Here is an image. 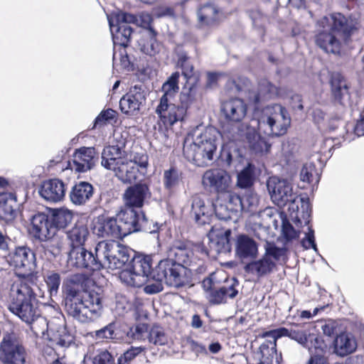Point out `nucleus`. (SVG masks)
I'll return each mask as SVG.
<instances>
[{
	"mask_svg": "<svg viewBox=\"0 0 364 364\" xmlns=\"http://www.w3.org/2000/svg\"><path fill=\"white\" fill-rule=\"evenodd\" d=\"M180 73L176 71L173 73L168 79L164 82L161 90L164 92L161 96L159 104L158 105L156 112L163 113L168 107V102H172L179 90Z\"/></svg>",
	"mask_w": 364,
	"mask_h": 364,
	"instance_id": "nucleus-24",
	"label": "nucleus"
},
{
	"mask_svg": "<svg viewBox=\"0 0 364 364\" xmlns=\"http://www.w3.org/2000/svg\"><path fill=\"white\" fill-rule=\"evenodd\" d=\"M73 213L66 208L52 209L50 215V223L54 228L55 235L58 229H63L72 221Z\"/></svg>",
	"mask_w": 364,
	"mask_h": 364,
	"instance_id": "nucleus-43",
	"label": "nucleus"
},
{
	"mask_svg": "<svg viewBox=\"0 0 364 364\" xmlns=\"http://www.w3.org/2000/svg\"><path fill=\"white\" fill-rule=\"evenodd\" d=\"M145 86L142 84L132 86L129 92L119 100L122 112L127 116H136L146 99Z\"/></svg>",
	"mask_w": 364,
	"mask_h": 364,
	"instance_id": "nucleus-18",
	"label": "nucleus"
},
{
	"mask_svg": "<svg viewBox=\"0 0 364 364\" xmlns=\"http://www.w3.org/2000/svg\"><path fill=\"white\" fill-rule=\"evenodd\" d=\"M143 350L144 348L141 347H131L118 358L117 364H128L136 355L140 354Z\"/></svg>",
	"mask_w": 364,
	"mask_h": 364,
	"instance_id": "nucleus-62",
	"label": "nucleus"
},
{
	"mask_svg": "<svg viewBox=\"0 0 364 364\" xmlns=\"http://www.w3.org/2000/svg\"><path fill=\"white\" fill-rule=\"evenodd\" d=\"M301 244L305 250L312 248L315 252H318L315 241L314 230L311 227L308 228V232H306L305 237L302 239Z\"/></svg>",
	"mask_w": 364,
	"mask_h": 364,
	"instance_id": "nucleus-61",
	"label": "nucleus"
},
{
	"mask_svg": "<svg viewBox=\"0 0 364 364\" xmlns=\"http://www.w3.org/2000/svg\"><path fill=\"white\" fill-rule=\"evenodd\" d=\"M142 21L147 24V28L146 33L139 41V46L140 50L149 56H154L160 51L161 45L157 41L156 37L157 32L150 25L151 16L149 15H145L142 17Z\"/></svg>",
	"mask_w": 364,
	"mask_h": 364,
	"instance_id": "nucleus-25",
	"label": "nucleus"
},
{
	"mask_svg": "<svg viewBox=\"0 0 364 364\" xmlns=\"http://www.w3.org/2000/svg\"><path fill=\"white\" fill-rule=\"evenodd\" d=\"M222 112L225 119L230 122L241 124V120L245 117L247 113V106L243 100L239 98L231 99L224 102L221 107Z\"/></svg>",
	"mask_w": 364,
	"mask_h": 364,
	"instance_id": "nucleus-29",
	"label": "nucleus"
},
{
	"mask_svg": "<svg viewBox=\"0 0 364 364\" xmlns=\"http://www.w3.org/2000/svg\"><path fill=\"white\" fill-rule=\"evenodd\" d=\"M264 255L268 258H271L273 261H280L286 256L287 249L285 247H277L274 243L267 242L264 245Z\"/></svg>",
	"mask_w": 364,
	"mask_h": 364,
	"instance_id": "nucleus-49",
	"label": "nucleus"
},
{
	"mask_svg": "<svg viewBox=\"0 0 364 364\" xmlns=\"http://www.w3.org/2000/svg\"><path fill=\"white\" fill-rule=\"evenodd\" d=\"M60 282V276L57 272H52L47 275L46 282L50 296L57 295Z\"/></svg>",
	"mask_w": 364,
	"mask_h": 364,
	"instance_id": "nucleus-58",
	"label": "nucleus"
},
{
	"mask_svg": "<svg viewBox=\"0 0 364 364\" xmlns=\"http://www.w3.org/2000/svg\"><path fill=\"white\" fill-rule=\"evenodd\" d=\"M141 213V210L125 207L116 215L124 237L139 232Z\"/></svg>",
	"mask_w": 364,
	"mask_h": 364,
	"instance_id": "nucleus-23",
	"label": "nucleus"
},
{
	"mask_svg": "<svg viewBox=\"0 0 364 364\" xmlns=\"http://www.w3.org/2000/svg\"><path fill=\"white\" fill-rule=\"evenodd\" d=\"M152 279L164 281L168 286L179 288L189 282L191 270L168 257L161 260L154 268Z\"/></svg>",
	"mask_w": 364,
	"mask_h": 364,
	"instance_id": "nucleus-7",
	"label": "nucleus"
},
{
	"mask_svg": "<svg viewBox=\"0 0 364 364\" xmlns=\"http://www.w3.org/2000/svg\"><path fill=\"white\" fill-rule=\"evenodd\" d=\"M300 179L303 182L311 183L315 181L318 183V177L316 173V166L313 163L305 164L300 172Z\"/></svg>",
	"mask_w": 364,
	"mask_h": 364,
	"instance_id": "nucleus-53",
	"label": "nucleus"
},
{
	"mask_svg": "<svg viewBox=\"0 0 364 364\" xmlns=\"http://www.w3.org/2000/svg\"><path fill=\"white\" fill-rule=\"evenodd\" d=\"M357 348V343L350 334L343 333L337 336L334 341V352L339 356L344 357L353 352Z\"/></svg>",
	"mask_w": 364,
	"mask_h": 364,
	"instance_id": "nucleus-39",
	"label": "nucleus"
},
{
	"mask_svg": "<svg viewBox=\"0 0 364 364\" xmlns=\"http://www.w3.org/2000/svg\"><path fill=\"white\" fill-rule=\"evenodd\" d=\"M37 290V284L32 281L26 280L18 284L16 295L12 297L9 310L30 325L33 331L43 334L48 330V323L41 316L40 303L36 298Z\"/></svg>",
	"mask_w": 364,
	"mask_h": 364,
	"instance_id": "nucleus-3",
	"label": "nucleus"
},
{
	"mask_svg": "<svg viewBox=\"0 0 364 364\" xmlns=\"http://www.w3.org/2000/svg\"><path fill=\"white\" fill-rule=\"evenodd\" d=\"M110 31L114 43V50L117 46L125 48L129 43L133 28L130 23H137L135 15L124 12H117L114 18H108Z\"/></svg>",
	"mask_w": 364,
	"mask_h": 364,
	"instance_id": "nucleus-12",
	"label": "nucleus"
},
{
	"mask_svg": "<svg viewBox=\"0 0 364 364\" xmlns=\"http://www.w3.org/2000/svg\"><path fill=\"white\" fill-rule=\"evenodd\" d=\"M291 339L311 352L313 348H321L322 339L316 331L314 323H293Z\"/></svg>",
	"mask_w": 364,
	"mask_h": 364,
	"instance_id": "nucleus-15",
	"label": "nucleus"
},
{
	"mask_svg": "<svg viewBox=\"0 0 364 364\" xmlns=\"http://www.w3.org/2000/svg\"><path fill=\"white\" fill-rule=\"evenodd\" d=\"M179 181L180 175L176 168H171L164 171V185L169 192H171L179 184Z\"/></svg>",
	"mask_w": 364,
	"mask_h": 364,
	"instance_id": "nucleus-51",
	"label": "nucleus"
},
{
	"mask_svg": "<svg viewBox=\"0 0 364 364\" xmlns=\"http://www.w3.org/2000/svg\"><path fill=\"white\" fill-rule=\"evenodd\" d=\"M66 185L60 179L52 178L42 182L39 187V195L46 201L58 203L64 198Z\"/></svg>",
	"mask_w": 364,
	"mask_h": 364,
	"instance_id": "nucleus-21",
	"label": "nucleus"
},
{
	"mask_svg": "<svg viewBox=\"0 0 364 364\" xmlns=\"http://www.w3.org/2000/svg\"><path fill=\"white\" fill-rule=\"evenodd\" d=\"M188 108L181 104L175 105L172 102H168V107L163 113H157L159 117L164 120V123L173 126L178 122H183L186 115Z\"/></svg>",
	"mask_w": 364,
	"mask_h": 364,
	"instance_id": "nucleus-38",
	"label": "nucleus"
},
{
	"mask_svg": "<svg viewBox=\"0 0 364 364\" xmlns=\"http://www.w3.org/2000/svg\"><path fill=\"white\" fill-rule=\"evenodd\" d=\"M282 218V235L286 242H290L299 236V232L296 231L285 216Z\"/></svg>",
	"mask_w": 364,
	"mask_h": 364,
	"instance_id": "nucleus-54",
	"label": "nucleus"
},
{
	"mask_svg": "<svg viewBox=\"0 0 364 364\" xmlns=\"http://www.w3.org/2000/svg\"><path fill=\"white\" fill-rule=\"evenodd\" d=\"M92 364H114V358L108 351H102L94 358Z\"/></svg>",
	"mask_w": 364,
	"mask_h": 364,
	"instance_id": "nucleus-64",
	"label": "nucleus"
},
{
	"mask_svg": "<svg viewBox=\"0 0 364 364\" xmlns=\"http://www.w3.org/2000/svg\"><path fill=\"white\" fill-rule=\"evenodd\" d=\"M152 257L151 255L133 253L126 269L120 274V279L129 286L141 287L152 279Z\"/></svg>",
	"mask_w": 364,
	"mask_h": 364,
	"instance_id": "nucleus-6",
	"label": "nucleus"
},
{
	"mask_svg": "<svg viewBox=\"0 0 364 364\" xmlns=\"http://www.w3.org/2000/svg\"><path fill=\"white\" fill-rule=\"evenodd\" d=\"M242 211L255 213L259 205V198L256 193L248 190L242 198Z\"/></svg>",
	"mask_w": 364,
	"mask_h": 364,
	"instance_id": "nucleus-50",
	"label": "nucleus"
},
{
	"mask_svg": "<svg viewBox=\"0 0 364 364\" xmlns=\"http://www.w3.org/2000/svg\"><path fill=\"white\" fill-rule=\"evenodd\" d=\"M329 21L326 16L322 17L316 23L315 41L316 45L326 53H338L341 41L337 35L331 31Z\"/></svg>",
	"mask_w": 364,
	"mask_h": 364,
	"instance_id": "nucleus-17",
	"label": "nucleus"
},
{
	"mask_svg": "<svg viewBox=\"0 0 364 364\" xmlns=\"http://www.w3.org/2000/svg\"><path fill=\"white\" fill-rule=\"evenodd\" d=\"M95 149L94 147H81L76 150L73 156L71 168L79 173H85L95 166Z\"/></svg>",
	"mask_w": 364,
	"mask_h": 364,
	"instance_id": "nucleus-27",
	"label": "nucleus"
},
{
	"mask_svg": "<svg viewBox=\"0 0 364 364\" xmlns=\"http://www.w3.org/2000/svg\"><path fill=\"white\" fill-rule=\"evenodd\" d=\"M93 336L100 341L104 340L119 341L124 339V333L120 330L117 323L112 322L100 330L95 331Z\"/></svg>",
	"mask_w": 364,
	"mask_h": 364,
	"instance_id": "nucleus-42",
	"label": "nucleus"
},
{
	"mask_svg": "<svg viewBox=\"0 0 364 364\" xmlns=\"http://www.w3.org/2000/svg\"><path fill=\"white\" fill-rule=\"evenodd\" d=\"M292 330V323L290 328L279 327L278 328L264 333V337L269 338V341H274L277 343V340L282 337H288L291 339Z\"/></svg>",
	"mask_w": 364,
	"mask_h": 364,
	"instance_id": "nucleus-57",
	"label": "nucleus"
},
{
	"mask_svg": "<svg viewBox=\"0 0 364 364\" xmlns=\"http://www.w3.org/2000/svg\"><path fill=\"white\" fill-rule=\"evenodd\" d=\"M27 352L23 338L14 331H4L0 341L1 364H26Z\"/></svg>",
	"mask_w": 364,
	"mask_h": 364,
	"instance_id": "nucleus-8",
	"label": "nucleus"
},
{
	"mask_svg": "<svg viewBox=\"0 0 364 364\" xmlns=\"http://www.w3.org/2000/svg\"><path fill=\"white\" fill-rule=\"evenodd\" d=\"M255 181V166L249 163L238 174L237 186L240 188H250Z\"/></svg>",
	"mask_w": 364,
	"mask_h": 364,
	"instance_id": "nucleus-47",
	"label": "nucleus"
},
{
	"mask_svg": "<svg viewBox=\"0 0 364 364\" xmlns=\"http://www.w3.org/2000/svg\"><path fill=\"white\" fill-rule=\"evenodd\" d=\"M242 198L232 191V187L217 196L214 203L215 217L219 220H228L242 211Z\"/></svg>",
	"mask_w": 364,
	"mask_h": 364,
	"instance_id": "nucleus-14",
	"label": "nucleus"
},
{
	"mask_svg": "<svg viewBox=\"0 0 364 364\" xmlns=\"http://www.w3.org/2000/svg\"><path fill=\"white\" fill-rule=\"evenodd\" d=\"M94 187L87 181L76 183L70 192L69 196L71 202L75 205H85L92 197Z\"/></svg>",
	"mask_w": 364,
	"mask_h": 364,
	"instance_id": "nucleus-34",
	"label": "nucleus"
},
{
	"mask_svg": "<svg viewBox=\"0 0 364 364\" xmlns=\"http://www.w3.org/2000/svg\"><path fill=\"white\" fill-rule=\"evenodd\" d=\"M95 230L97 235L102 237H124L117 216L104 219L95 226Z\"/></svg>",
	"mask_w": 364,
	"mask_h": 364,
	"instance_id": "nucleus-33",
	"label": "nucleus"
},
{
	"mask_svg": "<svg viewBox=\"0 0 364 364\" xmlns=\"http://www.w3.org/2000/svg\"><path fill=\"white\" fill-rule=\"evenodd\" d=\"M139 222V231L153 234L158 232L159 230V224L152 220H149L143 212Z\"/></svg>",
	"mask_w": 364,
	"mask_h": 364,
	"instance_id": "nucleus-60",
	"label": "nucleus"
},
{
	"mask_svg": "<svg viewBox=\"0 0 364 364\" xmlns=\"http://www.w3.org/2000/svg\"><path fill=\"white\" fill-rule=\"evenodd\" d=\"M102 246L100 256H102V269H126L134 253L132 250L114 240L102 241Z\"/></svg>",
	"mask_w": 364,
	"mask_h": 364,
	"instance_id": "nucleus-9",
	"label": "nucleus"
},
{
	"mask_svg": "<svg viewBox=\"0 0 364 364\" xmlns=\"http://www.w3.org/2000/svg\"><path fill=\"white\" fill-rule=\"evenodd\" d=\"M279 94L277 87L264 80L259 83L258 91L249 93V103L254 106V119L252 120L259 130L269 136L285 134L291 124V117L287 109L279 104L260 108V104Z\"/></svg>",
	"mask_w": 364,
	"mask_h": 364,
	"instance_id": "nucleus-1",
	"label": "nucleus"
},
{
	"mask_svg": "<svg viewBox=\"0 0 364 364\" xmlns=\"http://www.w3.org/2000/svg\"><path fill=\"white\" fill-rule=\"evenodd\" d=\"M198 82H186L179 95V103L188 109L196 100Z\"/></svg>",
	"mask_w": 364,
	"mask_h": 364,
	"instance_id": "nucleus-45",
	"label": "nucleus"
},
{
	"mask_svg": "<svg viewBox=\"0 0 364 364\" xmlns=\"http://www.w3.org/2000/svg\"><path fill=\"white\" fill-rule=\"evenodd\" d=\"M151 196V191L146 183L139 182L128 187L124 193L125 207L140 208Z\"/></svg>",
	"mask_w": 364,
	"mask_h": 364,
	"instance_id": "nucleus-22",
	"label": "nucleus"
},
{
	"mask_svg": "<svg viewBox=\"0 0 364 364\" xmlns=\"http://www.w3.org/2000/svg\"><path fill=\"white\" fill-rule=\"evenodd\" d=\"M36 252H33L30 247L27 246H18L9 252L6 257V261L10 266L14 267L19 277L23 278L21 282H23L26 280L32 281V273L36 268Z\"/></svg>",
	"mask_w": 364,
	"mask_h": 364,
	"instance_id": "nucleus-11",
	"label": "nucleus"
},
{
	"mask_svg": "<svg viewBox=\"0 0 364 364\" xmlns=\"http://www.w3.org/2000/svg\"><path fill=\"white\" fill-rule=\"evenodd\" d=\"M124 147V142L105 146L102 152L101 165L105 168L114 171L115 176L123 183H131L136 179L137 170L129 161Z\"/></svg>",
	"mask_w": 364,
	"mask_h": 364,
	"instance_id": "nucleus-5",
	"label": "nucleus"
},
{
	"mask_svg": "<svg viewBox=\"0 0 364 364\" xmlns=\"http://www.w3.org/2000/svg\"><path fill=\"white\" fill-rule=\"evenodd\" d=\"M232 136L235 139L245 137L250 149L255 154H267L271 148V144L257 132L255 126L245 122L237 125V131H234Z\"/></svg>",
	"mask_w": 364,
	"mask_h": 364,
	"instance_id": "nucleus-16",
	"label": "nucleus"
},
{
	"mask_svg": "<svg viewBox=\"0 0 364 364\" xmlns=\"http://www.w3.org/2000/svg\"><path fill=\"white\" fill-rule=\"evenodd\" d=\"M102 247V242H100L96 245L94 252L87 250L85 247L70 250L68 258V264L77 269H85L87 272L102 269V256H100V251L102 250L100 249Z\"/></svg>",
	"mask_w": 364,
	"mask_h": 364,
	"instance_id": "nucleus-13",
	"label": "nucleus"
},
{
	"mask_svg": "<svg viewBox=\"0 0 364 364\" xmlns=\"http://www.w3.org/2000/svg\"><path fill=\"white\" fill-rule=\"evenodd\" d=\"M317 323L321 324L320 326L324 335L331 337L335 334L337 328L335 321L329 319L327 321H320Z\"/></svg>",
	"mask_w": 364,
	"mask_h": 364,
	"instance_id": "nucleus-63",
	"label": "nucleus"
},
{
	"mask_svg": "<svg viewBox=\"0 0 364 364\" xmlns=\"http://www.w3.org/2000/svg\"><path fill=\"white\" fill-rule=\"evenodd\" d=\"M31 235L39 241H47L55 235L54 228L52 226L48 215L38 213L31 219Z\"/></svg>",
	"mask_w": 364,
	"mask_h": 364,
	"instance_id": "nucleus-20",
	"label": "nucleus"
},
{
	"mask_svg": "<svg viewBox=\"0 0 364 364\" xmlns=\"http://www.w3.org/2000/svg\"><path fill=\"white\" fill-rule=\"evenodd\" d=\"M66 237L70 250L85 247L90 234L87 227L82 223L76 224L66 231Z\"/></svg>",
	"mask_w": 364,
	"mask_h": 364,
	"instance_id": "nucleus-35",
	"label": "nucleus"
},
{
	"mask_svg": "<svg viewBox=\"0 0 364 364\" xmlns=\"http://www.w3.org/2000/svg\"><path fill=\"white\" fill-rule=\"evenodd\" d=\"M188 59L186 53H178L177 66L181 69L186 82H198V77L194 73V67Z\"/></svg>",
	"mask_w": 364,
	"mask_h": 364,
	"instance_id": "nucleus-46",
	"label": "nucleus"
},
{
	"mask_svg": "<svg viewBox=\"0 0 364 364\" xmlns=\"http://www.w3.org/2000/svg\"><path fill=\"white\" fill-rule=\"evenodd\" d=\"M193 256L191 245L186 242L176 241L168 252V258L185 267L191 265Z\"/></svg>",
	"mask_w": 364,
	"mask_h": 364,
	"instance_id": "nucleus-31",
	"label": "nucleus"
},
{
	"mask_svg": "<svg viewBox=\"0 0 364 364\" xmlns=\"http://www.w3.org/2000/svg\"><path fill=\"white\" fill-rule=\"evenodd\" d=\"M331 87L332 95L337 102L343 104L349 99V87L343 77L339 73H333L331 76Z\"/></svg>",
	"mask_w": 364,
	"mask_h": 364,
	"instance_id": "nucleus-37",
	"label": "nucleus"
},
{
	"mask_svg": "<svg viewBox=\"0 0 364 364\" xmlns=\"http://www.w3.org/2000/svg\"><path fill=\"white\" fill-rule=\"evenodd\" d=\"M44 242V244H41L36 247V251L37 255L40 254V256L43 257L41 252H43L46 259L50 260L60 254V250L59 246L53 245V240H50V239Z\"/></svg>",
	"mask_w": 364,
	"mask_h": 364,
	"instance_id": "nucleus-48",
	"label": "nucleus"
},
{
	"mask_svg": "<svg viewBox=\"0 0 364 364\" xmlns=\"http://www.w3.org/2000/svg\"><path fill=\"white\" fill-rule=\"evenodd\" d=\"M115 117L116 112L112 109L102 110L95 118L92 129H93L98 126H103L106 124L107 122H109L110 120L114 119Z\"/></svg>",
	"mask_w": 364,
	"mask_h": 364,
	"instance_id": "nucleus-59",
	"label": "nucleus"
},
{
	"mask_svg": "<svg viewBox=\"0 0 364 364\" xmlns=\"http://www.w3.org/2000/svg\"><path fill=\"white\" fill-rule=\"evenodd\" d=\"M18 204L13 193H0V215L6 220H13L17 213Z\"/></svg>",
	"mask_w": 364,
	"mask_h": 364,
	"instance_id": "nucleus-36",
	"label": "nucleus"
},
{
	"mask_svg": "<svg viewBox=\"0 0 364 364\" xmlns=\"http://www.w3.org/2000/svg\"><path fill=\"white\" fill-rule=\"evenodd\" d=\"M276 267V263L271 258L264 255L259 259H252L244 267L245 272L256 275L257 277H263L272 273Z\"/></svg>",
	"mask_w": 364,
	"mask_h": 364,
	"instance_id": "nucleus-32",
	"label": "nucleus"
},
{
	"mask_svg": "<svg viewBox=\"0 0 364 364\" xmlns=\"http://www.w3.org/2000/svg\"><path fill=\"white\" fill-rule=\"evenodd\" d=\"M220 137V132L214 127H207L204 129L197 127L184 140L183 152L185 158L197 166H208L214 159Z\"/></svg>",
	"mask_w": 364,
	"mask_h": 364,
	"instance_id": "nucleus-4",
	"label": "nucleus"
},
{
	"mask_svg": "<svg viewBox=\"0 0 364 364\" xmlns=\"http://www.w3.org/2000/svg\"><path fill=\"white\" fill-rule=\"evenodd\" d=\"M261 358L259 364H280L281 353L277 350V343L274 341L265 340L259 347Z\"/></svg>",
	"mask_w": 364,
	"mask_h": 364,
	"instance_id": "nucleus-40",
	"label": "nucleus"
},
{
	"mask_svg": "<svg viewBox=\"0 0 364 364\" xmlns=\"http://www.w3.org/2000/svg\"><path fill=\"white\" fill-rule=\"evenodd\" d=\"M124 336L134 340H144L148 335V326L144 323L137 324L129 328L127 331H123Z\"/></svg>",
	"mask_w": 364,
	"mask_h": 364,
	"instance_id": "nucleus-55",
	"label": "nucleus"
},
{
	"mask_svg": "<svg viewBox=\"0 0 364 364\" xmlns=\"http://www.w3.org/2000/svg\"><path fill=\"white\" fill-rule=\"evenodd\" d=\"M218 9L212 3L202 5L198 11V17L201 26H212L218 20Z\"/></svg>",
	"mask_w": 364,
	"mask_h": 364,
	"instance_id": "nucleus-44",
	"label": "nucleus"
},
{
	"mask_svg": "<svg viewBox=\"0 0 364 364\" xmlns=\"http://www.w3.org/2000/svg\"><path fill=\"white\" fill-rule=\"evenodd\" d=\"M258 244L250 236L242 234L237 236L235 242V255L242 262L257 257Z\"/></svg>",
	"mask_w": 364,
	"mask_h": 364,
	"instance_id": "nucleus-26",
	"label": "nucleus"
},
{
	"mask_svg": "<svg viewBox=\"0 0 364 364\" xmlns=\"http://www.w3.org/2000/svg\"><path fill=\"white\" fill-rule=\"evenodd\" d=\"M80 279V276L75 274L63 282V302L68 316L80 323H87L101 316L102 299L95 291H85Z\"/></svg>",
	"mask_w": 364,
	"mask_h": 364,
	"instance_id": "nucleus-2",
	"label": "nucleus"
},
{
	"mask_svg": "<svg viewBox=\"0 0 364 364\" xmlns=\"http://www.w3.org/2000/svg\"><path fill=\"white\" fill-rule=\"evenodd\" d=\"M230 284L223 285L220 287H215L206 296L210 304L213 305H218L225 304L227 301V298L234 299L238 294V291L236 289V286L238 285V280L235 278H232Z\"/></svg>",
	"mask_w": 364,
	"mask_h": 364,
	"instance_id": "nucleus-30",
	"label": "nucleus"
},
{
	"mask_svg": "<svg viewBox=\"0 0 364 364\" xmlns=\"http://www.w3.org/2000/svg\"><path fill=\"white\" fill-rule=\"evenodd\" d=\"M204 188L219 196L232 187L231 177L225 170L213 168L206 171L202 179Z\"/></svg>",
	"mask_w": 364,
	"mask_h": 364,
	"instance_id": "nucleus-19",
	"label": "nucleus"
},
{
	"mask_svg": "<svg viewBox=\"0 0 364 364\" xmlns=\"http://www.w3.org/2000/svg\"><path fill=\"white\" fill-rule=\"evenodd\" d=\"M129 161L133 164V167L137 170V172L141 171V173L145 174L149 165V156L146 153H136L133 159H129Z\"/></svg>",
	"mask_w": 364,
	"mask_h": 364,
	"instance_id": "nucleus-56",
	"label": "nucleus"
},
{
	"mask_svg": "<svg viewBox=\"0 0 364 364\" xmlns=\"http://www.w3.org/2000/svg\"><path fill=\"white\" fill-rule=\"evenodd\" d=\"M147 338L149 343L154 345L163 346L167 343L168 338L163 328L159 326H154L148 333Z\"/></svg>",
	"mask_w": 364,
	"mask_h": 364,
	"instance_id": "nucleus-52",
	"label": "nucleus"
},
{
	"mask_svg": "<svg viewBox=\"0 0 364 364\" xmlns=\"http://www.w3.org/2000/svg\"><path fill=\"white\" fill-rule=\"evenodd\" d=\"M214 203L205 204L199 196L193 198L191 213L198 225H210L213 218Z\"/></svg>",
	"mask_w": 364,
	"mask_h": 364,
	"instance_id": "nucleus-28",
	"label": "nucleus"
},
{
	"mask_svg": "<svg viewBox=\"0 0 364 364\" xmlns=\"http://www.w3.org/2000/svg\"><path fill=\"white\" fill-rule=\"evenodd\" d=\"M267 187L272 201L278 206L289 203L293 210H298V201L304 202V198H299L297 193L294 191L292 183L287 179L277 176L269 177Z\"/></svg>",
	"mask_w": 364,
	"mask_h": 364,
	"instance_id": "nucleus-10",
	"label": "nucleus"
},
{
	"mask_svg": "<svg viewBox=\"0 0 364 364\" xmlns=\"http://www.w3.org/2000/svg\"><path fill=\"white\" fill-rule=\"evenodd\" d=\"M329 21L331 31L336 35L343 34L345 36H349L353 29V26L345 16L341 13H335L330 16H326Z\"/></svg>",
	"mask_w": 364,
	"mask_h": 364,
	"instance_id": "nucleus-41",
	"label": "nucleus"
}]
</instances>
